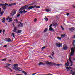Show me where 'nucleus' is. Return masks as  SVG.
<instances>
[{
	"instance_id": "30",
	"label": "nucleus",
	"mask_w": 75,
	"mask_h": 75,
	"mask_svg": "<svg viewBox=\"0 0 75 75\" xmlns=\"http://www.w3.org/2000/svg\"><path fill=\"white\" fill-rule=\"evenodd\" d=\"M66 68L67 69V71H69V67H66Z\"/></svg>"
},
{
	"instance_id": "25",
	"label": "nucleus",
	"mask_w": 75,
	"mask_h": 75,
	"mask_svg": "<svg viewBox=\"0 0 75 75\" xmlns=\"http://www.w3.org/2000/svg\"><path fill=\"white\" fill-rule=\"evenodd\" d=\"M45 20H46V21H47L48 20V18H47L46 17H45L44 18Z\"/></svg>"
},
{
	"instance_id": "5",
	"label": "nucleus",
	"mask_w": 75,
	"mask_h": 75,
	"mask_svg": "<svg viewBox=\"0 0 75 75\" xmlns=\"http://www.w3.org/2000/svg\"><path fill=\"white\" fill-rule=\"evenodd\" d=\"M27 8H28V6L25 5L21 7V9H22V10H27Z\"/></svg>"
},
{
	"instance_id": "45",
	"label": "nucleus",
	"mask_w": 75,
	"mask_h": 75,
	"mask_svg": "<svg viewBox=\"0 0 75 75\" xmlns=\"http://www.w3.org/2000/svg\"><path fill=\"white\" fill-rule=\"evenodd\" d=\"M69 68H70V69H72L73 70H75L73 68H71V67H69Z\"/></svg>"
},
{
	"instance_id": "39",
	"label": "nucleus",
	"mask_w": 75,
	"mask_h": 75,
	"mask_svg": "<svg viewBox=\"0 0 75 75\" xmlns=\"http://www.w3.org/2000/svg\"><path fill=\"white\" fill-rule=\"evenodd\" d=\"M40 8V7L39 6H37L36 7V8Z\"/></svg>"
},
{
	"instance_id": "60",
	"label": "nucleus",
	"mask_w": 75,
	"mask_h": 75,
	"mask_svg": "<svg viewBox=\"0 0 75 75\" xmlns=\"http://www.w3.org/2000/svg\"><path fill=\"white\" fill-rule=\"evenodd\" d=\"M66 15H67V16H69V13H67L66 14Z\"/></svg>"
},
{
	"instance_id": "32",
	"label": "nucleus",
	"mask_w": 75,
	"mask_h": 75,
	"mask_svg": "<svg viewBox=\"0 0 75 75\" xmlns=\"http://www.w3.org/2000/svg\"><path fill=\"white\" fill-rule=\"evenodd\" d=\"M45 48H46V46H44L43 47H42V48L41 49V50H43L44 49H45Z\"/></svg>"
},
{
	"instance_id": "12",
	"label": "nucleus",
	"mask_w": 75,
	"mask_h": 75,
	"mask_svg": "<svg viewBox=\"0 0 75 75\" xmlns=\"http://www.w3.org/2000/svg\"><path fill=\"white\" fill-rule=\"evenodd\" d=\"M27 11H25V10H24L23 11H20L19 12V13H20V14H22V13H27Z\"/></svg>"
},
{
	"instance_id": "51",
	"label": "nucleus",
	"mask_w": 75,
	"mask_h": 75,
	"mask_svg": "<svg viewBox=\"0 0 75 75\" xmlns=\"http://www.w3.org/2000/svg\"><path fill=\"white\" fill-rule=\"evenodd\" d=\"M37 73H33V74H32V75H35V74H36Z\"/></svg>"
},
{
	"instance_id": "37",
	"label": "nucleus",
	"mask_w": 75,
	"mask_h": 75,
	"mask_svg": "<svg viewBox=\"0 0 75 75\" xmlns=\"http://www.w3.org/2000/svg\"><path fill=\"white\" fill-rule=\"evenodd\" d=\"M72 7H73V8H75V6L74 5H73L71 6Z\"/></svg>"
},
{
	"instance_id": "42",
	"label": "nucleus",
	"mask_w": 75,
	"mask_h": 75,
	"mask_svg": "<svg viewBox=\"0 0 75 75\" xmlns=\"http://www.w3.org/2000/svg\"><path fill=\"white\" fill-rule=\"evenodd\" d=\"M4 5V4H1V3L0 4V6H3Z\"/></svg>"
},
{
	"instance_id": "13",
	"label": "nucleus",
	"mask_w": 75,
	"mask_h": 75,
	"mask_svg": "<svg viewBox=\"0 0 75 75\" xmlns=\"http://www.w3.org/2000/svg\"><path fill=\"white\" fill-rule=\"evenodd\" d=\"M32 8H34V7H33V6L29 7L28 8H27V10H31Z\"/></svg>"
},
{
	"instance_id": "27",
	"label": "nucleus",
	"mask_w": 75,
	"mask_h": 75,
	"mask_svg": "<svg viewBox=\"0 0 75 75\" xmlns=\"http://www.w3.org/2000/svg\"><path fill=\"white\" fill-rule=\"evenodd\" d=\"M12 18H10L9 19V21H8V22H9V23H10V22H11V21H12Z\"/></svg>"
},
{
	"instance_id": "16",
	"label": "nucleus",
	"mask_w": 75,
	"mask_h": 75,
	"mask_svg": "<svg viewBox=\"0 0 75 75\" xmlns=\"http://www.w3.org/2000/svg\"><path fill=\"white\" fill-rule=\"evenodd\" d=\"M2 22L3 23H4L5 21H6V20H5V18L4 17L3 18V19L2 20Z\"/></svg>"
},
{
	"instance_id": "19",
	"label": "nucleus",
	"mask_w": 75,
	"mask_h": 75,
	"mask_svg": "<svg viewBox=\"0 0 75 75\" xmlns=\"http://www.w3.org/2000/svg\"><path fill=\"white\" fill-rule=\"evenodd\" d=\"M74 72H74L72 70H71L70 71V74H72Z\"/></svg>"
},
{
	"instance_id": "21",
	"label": "nucleus",
	"mask_w": 75,
	"mask_h": 75,
	"mask_svg": "<svg viewBox=\"0 0 75 75\" xmlns=\"http://www.w3.org/2000/svg\"><path fill=\"white\" fill-rule=\"evenodd\" d=\"M67 63L66 64V66H67H67H69V63H68V61L67 60Z\"/></svg>"
},
{
	"instance_id": "58",
	"label": "nucleus",
	"mask_w": 75,
	"mask_h": 75,
	"mask_svg": "<svg viewBox=\"0 0 75 75\" xmlns=\"http://www.w3.org/2000/svg\"><path fill=\"white\" fill-rule=\"evenodd\" d=\"M56 65H57V66H60V65H59V64H56Z\"/></svg>"
},
{
	"instance_id": "64",
	"label": "nucleus",
	"mask_w": 75,
	"mask_h": 75,
	"mask_svg": "<svg viewBox=\"0 0 75 75\" xmlns=\"http://www.w3.org/2000/svg\"><path fill=\"white\" fill-rule=\"evenodd\" d=\"M4 24H5L6 25H7V24L6 23H4Z\"/></svg>"
},
{
	"instance_id": "9",
	"label": "nucleus",
	"mask_w": 75,
	"mask_h": 75,
	"mask_svg": "<svg viewBox=\"0 0 75 75\" xmlns=\"http://www.w3.org/2000/svg\"><path fill=\"white\" fill-rule=\"evenodd\" d=\"M45 65V64L43 63V62H40L38 63V65L39 66H40V65Z\"/></svg>"
},
{
	"instance_id": "52",
	"label": "nucleus",
	"mask_w": 75,
	"mask_h": 75,
	"mask_svg": "<svg viewBox=\"0 0 75 75\" xmlns=\"http://www.w3.org/2000/svg\"><path fill=\"white\" fill-rule=\"evenodd\" d=\"M70 61L71 64H72V63H73V62H72V61L70 60Z\"/></svg>"
},
{
	"instance_id": "17",
	"label": "nucleus",
	"mask_w": 75,
	"mask_h": 75,
	"mask_svg": "<svg viewBox=\"0 0 75 75\" xmlns=\"http://www.w3.org/2000/svg\"><path fill=\"white\" fill-rule=\"evenodd\" d=\"M61 37H62V38H64L65 37V34L61 35Z\"/></svg>"
},
{
	"instance_id": "6",
	"label": "nucleus",
	"mask_w": 75,
	"mask_h": 75,
	"mask_svg": "<svg viewBox=\"0 0 75 75\" xmlns=\"http://www.w3.org/2000/svg\"><path fill=\"white\" fill-rule=\"evenodd\" d=\"M56 46L57 47H60L61 45H62V43H56Z\"/></svg>"
},
{
	"instance_id": "4",
	"label": "nucleus",
	"mask_w": 75,
	"mask_h": 75,
	"mask_svg": "<svg viewBox=\"0 0 75 75\" xmlns=\"http://www.w3.org/2000/svg\"><path fill=\"white\" fill-rule=\"evenodd\" d=\"M71 53L70 55V57L71 56H72V55H74V52H75V51H74V48L73 47H72L71 48Z\"/></svg>"
},
{
	"instance_id": "47",
	"label": "nucleus",
	"mask_w": 75,
	"mask_h": 75,
	"mask_svg": "<svg viewBox=\"0 0 75 75\" xmlns=\"http://www.w3.org/2000/svg\"><path fill=\"white\" fill-rule=\"evenodd\" d=\"M37 19L35 18V19L34 20V22H36V21H37Z\"/></svg>"
},
{
	"instance_id": "8",
	"label": "nucleus",
	"mask_w": 75,
	"mask_h": 75,
	"mask_svg": "<svg viewBox=\"0 0 75 75\" xmlns=\"http://www.w3.org/2000/svg\"><path fill=\"white\" fill-rule=\"evenodd\" d=\"M50 31H53V32H55V30H54V29L52 28V27H50L49 28Z\"/></svg>"
},
{
	"instance_id": "54",
	"label": "nucleus",
	"mask_w": 75,
	"mask_h": 75,
	"mask_svg": "<svg viewBox=\"0 0 75 75\" xmlns=\"http://www.w3.org/2000/svg\"><path fill=\"white\" fill-rule=\"evenodd\" d=\"M16 3H13L12 4V5H16Z\"/></svg>"
},
{
	"instance_id": "34",
	"label": "nucleus",
	"mask_w": 75,
	"mask_h": 75,
	"mask_svg": "<svg viewBox=\"0 0 75 75\" xmlns=\"http://www.w3.org/2000/svg\"><path fill=\"white\" fill-rule=\"evenodd\" d=\"M10 19V18L9 17H8L7 18H6V20H9Z\"/></svg>"
},
{
	"instance_id": "3",
	"label": "nucleus",
	"mask_w": 75,
	"mask_h": 75,
	"mask_svg": "<svg viewBox=\"0 0 75 75\" xmlns=\"http://www.w3.org/2000/svg\"><path fill=\"white\" fill-rule=\"evenodd\" d=\"M17 11L16 10H13L12 11V13H11V16H14V14H16Z\"/></svg>"
},
{
	"instance_id": "15",
	"label": "nucleus",
	"mask_w": 75,
	"mask_h": 75,
	"mask_svg": "<svg viewBox=\"0 0 75 75\" xmlns=\"http://www.w3.org/2000/svg\"><path fill=\"white\" fill-rule=\"evenodd\" d=\"M23 25H24V23H22V24H21V25H20V24H19L18 25V27H23Z\"/></svg>"
},
{
	"instance_id": "24",
	"label": "nucleus",
	"mask_w": 75,
	"mask_h": 75,
	"mask_svg": "<svg viewBox=\"0 0 75 75\" xmlns=\"http://www.w3.org/2000/svg\"><path fill=\"white\" fill-rule=\"evenodd\" d=\"M22 32V31L21 30H18L17 33H18V34H20V33H21Z\"/></svg>"
},
{
	"instance_id": "11",
	"label": "nucleus",
	"mask_w": 75,
	"mask_h": 75,
	"mask_svg": "<svg viewBox=\"0 0 75 75\" xmlns=\"http://www.w3.org/2000/svg\"><path fill=\"white\" fill-rule=\"evenodd\" d=\"M52 24H53V26L54 27H57V26H58V24H57V23H52Z\"/></svg>"
},
{
	"instance_id": "44",
	"label": "nucleus",
	"mask_w": 75,
	"mask_h": 75,
	"mask_svg": "<svg viewBox=\"0 0 75 75\" xmlns=\"http://www.w3.org/2000/svg\"><path fill=\"white\" fill-rule=\"evenodd\" d=\"M7 47V45H5L3 46V47H4V48H6V47Z\"/></svg>"
},
{
	"instance_id": "29",
	"label": "nucleus",
	"mask_w": 75,
	"mask_h": 75,
	"mask_svg": "<svg viewBox=\"0 0 75 75\" xmlns=\"http://www.w3.org/2000/svg\"><path fill=\"white\" fill-rule=\"evenodd\" d=\"M48 30L47 28H46L44 31V33H46Z\"/></svg>"
},
{
	"instance_id": "46",
	"label": "nucleus",
	"mask_w": 75,
	"mask_h": 75,
	"mask_svg": "<svg viewBox=\"0 0 75 75\" xmlns=\"http://www.w3.org/2000/svg\"><path fill=\"white\" fill-rule=\"evenodd\" d=\"M44 75H52V74H51L49 73V74H45Z\"/></svg>"
},
{
	"instance_id": "49",
	"label": "nucleus",
	"mask_w": 75,
	"mask_h": 75,
	"mask_svg": "<svg viewBox=\"0 0 75 75\" xmlns=\"http://www.w3.org/2000/svg\"><path fill=\"white\" fill-rule=\"evenodd\" d=\"M4 5H5V6H8V4L5 3Z\"/></svg>"
},
{
	"instance_id": "14",
	"label": "nucleus",
	"mask_w": 75,
	"mask_h": 75,
	"mask_svg": "<svg viewBox=\"0 0 75 75\" xmlns=\"http://www.w3.org/2000/svg\"><path fill=\"white\" fill-rule=\"evenodd\" d=\"M2 8L3 9V10H6V8H7V6L4 5L2 6Z\"/></svg>"
},
{
	"instance_id": "62",
	"label": "nucleus",
	"mask_w": 75,
	"mask_h": 75,
	"mask_svg": "<svg viewBox=\"0 0 75 75\" xmlns=\"http://www.w3.org/2000/svg\"><path fill=\"white\" fill-rule=\"evenodd\" d=\"M5 68H9L8 67V66H5Z\"/></svg>"
},
{
	"instance_id": "33",
	"label": "nucleus",
	"mask_w": 75,
	"mask_h": 75,
	"mask_svg": "<svg viewBox=\"0 0 75 75\" xmlns=\"http://www.w3.org/2000/svg\"><path fill=\"white\" fill-rule=\"evenodd\" d=\"M6 65H8V66H10V65H11V64L9 63H7L6 64Z\"/></svg>"
},
{
	"instance_id": "43",
	"label": "nucleus",
	"mask_w": 75,
	"mask_h": 75,
	"mask_svg": "<svg viewBox=\"0 0 75 75\" xmlns=\"http://www.w3.org/2000/svg\"><path fill=\"white\" fill-rule=\"evenodd\" d=\"M57 38H58L59 40H61V38L59 37H57Z\"/></svg>"
},
{
	"instance_id": "57",
	"label": "nucleus",
	"mask_w": 75,
	"mask_h": 75,
	"mask_svg": "<svg viewBox=\"0 0 75 75\" xmlns=\"http://www.w3.org/2000/svg\"><path fill=\"white\" fill-rule=\"evenodd\" d=\"M52 53H53V54H52L53 55H54V54H55V53H54V52H52Z\"/></svg>"
},
{
	"instance_id": "22",
	"label": "nucleus",
	"mask_w": 75,
	"mask_h": 75,
	"mask_svg": "<svg viewBox=\"0 0 75 75\" xmlns=\"http://www.w3.org/2000/svg\"><path fill=\"white\" fill-rule=\"evenodd\" d=\"M63 50H66V46H63Z\"/></svg>"
},
{
	"instance_id": "10",
	"label": "nucleus",
	"mask_w": 75,
	"mask_h": 75,
	"mask_svg": "<svg viewBox=\"0 0 75 75\" xmlns=\"http://www.w3.org/2000/svg\"><path fill=\"white\" fill-rule=\"evenodd\" d=\"M5 39L7 41H8V42H10L11 41V40L10 38H5Z\"/></svg>"
},
{
	"instance_id": "28",
	"label": "nucleus",
	"mask_w": 75,
	"mask_h": 75,
	"mask_svg": "<svg viewBox=\"0 0 75 75\" xmlns=\"http://www.w3.org/2000/svg\"><path fill=\"white\" fill-rule=\"evenodd\" d=\"M46 11L47 12H50V10L48 9H46Z\"/></svg>"
},
{
	"instance_id": "41",
	"label": "nucleus",
	"mask_w": 75,
	"mask_h": 75,
	"mask_svg": "<svg viewBox=\"0 0 75 75\" xmlns=\"http://www.w3.org/2000/svg\"><path fill=\"white\" fill-rule=\"evenodd\" d=\"M36 6H37V5H35L33 6H32V7H33L34 8L35 7H36Z\"/></svg>"
},
{
	"instance_id": "20",
	"label": "nucleus",
	"mask_w": 75,
	"mask_h": 75,
	"mask_svg": "<svg viewBox=\"0 0 75 75\" xmlns=\"http://www.w3.org/2000/svg\"><path fill=\"white\" fill-rule=\"evenodd\" d=\"M13 66L14 67H18V64H14Z\"/></svg>"
},
{
	"instance_id": "53",
	"label": "nucleus",
	"mask_w": 75,
	"mask_h": 75,
	"mask_svg": "<svg viewBox=\"0 0 75 75\" xmlns=\"http://www.w3.org/2000/svg\"><path fill=\"white\" fill-rule=\"evenodd\" d=\"M2 31H3V30H0V34L1 33V32H2Z\"/></svg>"
},
{
	"instance_id": "7",
	"label": "nucleus",
	"mask_w": 75,
	"mask_h": 75,
	"mask_svg": "<svg viewBox=\"0 0 75 75\" xmlns=\"http://www.w3.org/2000/svg\"><path fill=\"white\" fill-rule=\"evenodd\" d=\"M69 30L70 31H71V32H73L74 30H75V28L74 27H72L71 28H69Z\"/></svg>"
},
{
	"instance_id": "1",
	"label": "nucleus",
	"mask_w": 75,
	"mask_h": 75,
	"mask_svg": "<svg viewBox=\"0 0 75 75\" xmlns=\"http://www.w3.org/2000/svg\"><path fill=\"white\" fill-rule=\"evenodd\" d=\"M46 64L47 65H49L50 66H52V65H55L56 63H51L49 62L48 61H47L45 62Z\"/></svg>"
},
{
	"instance_id": "2",
	"label": "nucleus",
	"mask_w": 75,
	"mask_h": 75,
	"mask_svg": "<svg viewBox=\"0 0 75 75\" xmlns=\"http://www.w3.org/2000/svg\"><path fill=\"white\" fill-rule=\"evenodd\" d=\"M13 69H14V70L16 71H17V72H20V71H22V69L18 67H13Z\"/></svg>"
},
{
	"instance_id": "61",
	"label": "nucleus",
	"mask_w": 75,
	"mask_h": 75,
	"mask_svg": "<svg viewBox=\"0 0 75 75\" xmlns=\"http://www.w3.org/2000/svg\"><path fill=\"white\" fill-rule=\"evenodd\" d=\"M16 22L17 23H18V24H19V23H20V22H19L18 21H16Z\"/></svg>"
},
{
	"instance_id": "26",
	"label": "nucleus",
	"mask_w": 75,
	"mask_h": 75,
	"mask_svg": "<svg viewBox=\"0 0 75 75\" xmlns=\"http://www.w3.org/2000/svg\"><path fill=\"white\" fill-rule=\"evenodd\" d=\"M3 13H4V11H3L2 12H0V14L1 16H2L3 14Z\"/></svg>"
},
{
	"instance_id": "56",
	"label": "nucleus",
	"mask_w": 75,
	"mask_h": 75,
	"mask_svg": "<svg viewBox=\"0 0 75 75\" xmlns=\"http://www.w3.org/2000/svg\"><path fill=\"white\" fill-rule=\"evenodd\" d=\"M52 27V24H51L50 25L49 27H50H50Z\"/></svg>"
},
{
	"instance_id": "38",
	"label": "nucleus",
	"mask_w": 75,
	"mask_h": 75,
	"mask_svg": "<svg viewBox=\"0 0 75 75\" xmlns=\"http://www.w3.org/2000/svg\"><path fill=\"white\" fill-rule=\"evenodd\" d=\"M20 14H18L17 16V17H19L20 16Z\"/></svg>"
},
{
	"instance_id": "59",
	"label": "nucleus",
	"mask_w": 75,
	"mask_h": 75,
	"mask_svg": "<svg viewBox=\"0 0 75 75\" xmlns=\"http://www.w3.org/2000/svg\"><path fill=\"white\" fill-rule=\"evenodd\" d=\"M34 3H31V4H30V5H33V4H34Z\"/></svg>"
},
{
	"instance_id": "35",
	"label": "nucleus",
	"mask_w": 75,
	"mask_h": 75,
	"mask_svg": "<svg viewBox=\"0 0 75 75\" xmlns=\"http://www.w3.org/2000/svg\"><path fill=\"white\" fill-rule=\"evenodd\" d=\"M13 5V4H11L8 5V7H11Z\"/></svg>"
},
{
	"instance_id": "23",
	"label": "nucleus",
	"mask_w": 75,
	"mask_h": 75,
	"mask_svg": "<svg viewBox=\"0 0 75 75\" xmlns=\"http://www.w3.org/2000/svg\"><path fill=\"white\" fill-rule=\"evenodd\" d=\"M16 30H17V27H15L14 29L13 30L14 32H16Z\"/></svg>"
},
{
	"instance_id": "40",
	"label": "nucleus",
	"mask_w": 75,
	"mask_h": 75,
	"mask_svg": "<svg viewBox=\"0 0 75 75\" xmlns=\"http://www.w3.org/2000/svg\"><path fill=\"white\" fill-rule=\"evenodd\" d=\"M6 58L5 59H3L2 60V61H6Z\"/></svg>"
},
{
	"instance_id": "18",
	"label": "nucleus",
	"mask_w": 75,
	"mask_h": 75,
	"mask_svg": "<svg viewBox=\"0 0 75 75\" xmlns=\"http://www.w3.org/2000/svg\"><path fill=\"white\" fill-rule=\"evenodd\" d=\"M22 73H23L25 75H27V73H26V72H25L24 71H23L22 72Z\"/></svg>"
},
{
	"instance_id": "31",
	"label": "nucleus",
	"mask_w": 75,
	"mask_h": 75,
	"mask_svg": "<svg viewBox=\"0 0 75 75\" xmlns=\"http://www.w3.org/2000/svg\"><path fill=\"white\" fill-rule=\"evenodd\" d=\"M12 36H13L14 38H15V36H14V34L13 33H12Z\"/></svg>"
},
{
	"instance_id": "48",
	"label": "nucleus",
	"mask_w": 75,
	"mask_h": 75,
	"mask_svg": "<svg viewBox=\"0 0 75 75\" xmlns=\"http://www.w3.org/2000/svg\"><path fill=\"white\" fill-rule=\"evenodd\" d=\"M49 57H50V58H51V59H53V58H52V57H51V56H49Z\"/></svg>"
},
{
	"instance_id": "63",
	"label": "nucleus",
	"mask_w": 75,
	"mask_h": 75,
	"mask_svg": "<svg viewBox=\"0 0 75 75\" xmlns=\"http://www.w3.org/2000/svg\"><path fill=\"white\" fill-rule=\"evenodd\" d=\"M62 30H64V28H62Z\"/></svg>"
},
{
	"instance_id": "50",
	"label": "nucleus",
	"mask_w": 75,
	"mask_h": 75,
	"mask_svg": "<svg viewBox=\"0 0 75 75\" xmlns=\"http://www.w3.org/2000/svg\"><path fill=\"white\" fill-rule=\"evenodd\" d=\"M5 32V30L4 29L3 30V34H4V33Z\"/></svg>"
},
{
	"instance_id": "36",
	"label": "nucleus",
	"mask_w": 75,
	"mask_h": 75,
	"mask_svg": "<svg viewBox=\"0 0 75 75\" xmlns=\"http://www.w3.org/2000/svg\"><path fill=\"white\" fill-rule=\"evenodd\" d=\"M71 56H70L69 57V61H71Z\"/></svg>"
},
{
	"instance_id": "55",
	"label": "nucleus",
	"mask_w": 75,
	"mask_h": 75,
	"mask_svg": "<svg viewBox=\"0 0 75 75\" xmlns=\"http://www.w3.org/2000/svg\"><path fill=\"white\" fill-rule=\"evenodd\" d=\"M75 74V72H74V73H72V74H71L72 75H75V74Z\"/></svg>"
}]
</instances>
